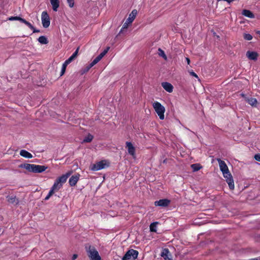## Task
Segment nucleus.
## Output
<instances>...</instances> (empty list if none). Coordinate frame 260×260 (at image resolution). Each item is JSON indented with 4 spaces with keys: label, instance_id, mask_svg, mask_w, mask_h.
Here are the masks:
<instances>
[{
    "label": "nucleus",
    "instance_id": "4be33fe9",
    "mask_svg": "<svg viewBox=\"0 0 260 260\" xmlns=\"http://www.w3.org/2000/svg\"><path fill=\"white\" fill-rule=\"evenodd\" d=\"M226 181L229 185L230 189L231 190H233L234 189L235 185L233 177L231 176L229 177L228 179H226Z\"/></svg>",
    "mask_w": 260,
    "mask_h": 260
},
{
    "label": "nucleus",
    "instance_id": "2eb2a0df",
    "mask_svg": "<svg viewBox=\"0 0 260 260\" xmlns=\"http://www.w3.org/2000/svg\"><path fill=\"white\" fill-rule=\"evenodd\" d=\"M8 20L10 21L18 20L21 22L24 23L26 25H28L29 24V22L28 21L19 16H11L9 18Z\"/></svg>",
    "mask_w": 260,
    "mask_h": 260
},
{
    "label": "nucleus",
    "instance_id": "a19ab883",
    "mask_svg": "<svg viewBox=\"0 0 260 260\" xmlns=\"http://www.w3.org/2000/svg\"><path fill=\"white\" fill-rule=\"evenodd\" d=\"M74 60V59L71 57L70 56L68 59H67L64 62H66V63H67L68 64H70L73 60Z\"/></svg>",
    "mask_w": 260,
    "mask_h": 260
},
{
    "label": "nucleus",
    "instance_id": "4c0bfd02",
    "mask_svg": "<svg viewBox=\"0 0 260 260\" xmlns=\"http://www.w3.org/2000/svg\"><path fill=\"white\" fill-rule=\"evenodd\" d=\"M68 4L69 5V6L70 8H72L74 6V0H67Z\"/></svg>",
    "mask_w": 260,
    "mask_h": 260
},
{
    "label": "nucleus",
    "instance_id": "ddd939ff",
    "mask_svg": "<svg viewBox=\"0 0 260 260\" xmlns=\"http://www.w3.org/2000/svg\"><path fill=\"white\" fill-rule=\"evenodd\" d=\"M79 174L72 176L69 179V183L71 186H74L79 179Z\"/></svg>",
    "mask_w": 260,
    "mask_h": 260
},
{
    "label": "nucleus",
    "instance_id": "49530a36",
    "mask_svg": "<svg viewBox=\"0 0 260 260\" xmlns=\"http://www.w3.org/2000/svg\"><path fill=\"white\" fill-rule=\"evenodd\" d=\"M77 257H78V255L76 254H73V256L72 257V260H75V259H76L77 258Z\"/></svg>",
    "mask_w": 260,
    "mask_h": 260
},
{
    "label": "nucleus",
    "instance_id": "393cba45",
    "mask_svg": "<svg viewBox=\"0 0 260 260\" xmlns=\"http://www.w3.org/2000/svg\"><path fill=\"white\" fill-rule=\"evenodd\" d=\"M191 168L193 172H196L200 170L202 167L200 164H194L191 165Z\"/></svg>",
    "mask_w": 260,
    "mask_h": 260
},
{
    "label": "nucleus",
    "instance_id": "39448f33",
    "mask_svg": "<svg viewBox=\"0 0 260 260\" xmlns=\"http://www.w3.org/2000/svg\"><path fill=\"white\" fill-rule=\"evenodd\" d=\"M41 19L43 26L44 28L49 27L50 24V18L47 11H43L41 14Z\"/></svg>",
    "mask_w": 260,
    "mask_h": 260
},
{
    "label": "nucleus",
    "instance_id": "c85d7f7f",
    "mask_svg": "<svg viewBox=\"0 0 260 260\" xmlns=\"http://www.w3.org/2000/svg\"><path fill=\"white\" fill-rule=\"evenodd\" d=\"M243 38L246 40L250 41L252 39L253 37L250 34L245 33L243 35Z\"/></svg>",
    "mask_w": 260,
    "mask_h": 260
},
{
    "label": "nucleus",
    "instance_id": "37998d69",
    "mask_svg": "<svg viewBox=\"0 0 260 260\" xmlns=\"http://www.w3.org/2000/svg\"><path fill=\"white\" fill-rule=\"evenodd\" d=\"M190 73V75L193 77H196V78H198V76L197 75V74L196 73H194V72L193 71H191V72H189Z\"/></svg>",
    "mask_w": 260,
    "mask_h": 260
},
{
    "label": "nucleus",
    "instance_id": "b1692460",
    "mask_svg": "<svg viewBox=\"0 0 260 260\" xmlns=\"http://www.w3.org/2000/svg\"><path fill=\"white\" fill-rule=\"evenodd\" d=\"M247 102L252 106H255L257 104V100L255 98H250L246 100Z\"/></svg>",
    "mask_w": 260,
    "mask_h": 260
},
{
    "label": "nucleus",
    "instance_id": "4468645a",
    "mask_svg": "<svg viewBox=\"0 0 260 260\" xmlns=\"http://www.w3.org/2000/svg\"><path fill=\"white\" fill-rule=\"evenodd\" d=\"M161 256L165 260H172V255L168 249H164L161 253Z\"/></svg>",
    "mask_w": 260,
    "mask_h": 260
},
{
    "label": "nucleus",
    "instance_id": "c9c22d12",
    "mask_svg": "<svg viewBox=\"0 0 260 260\" xmlns=\"http://www.w3.org/2000/svg\"><path fill=\"white\" fill-rule=\"evenodd\" d=\"M54 192L52 191V190H50L48 195L45 197V200H48L49 198L53 194Z\"/></svg>",
    "mask_w": 260,
    "mask_h": 260
},
{
    "label": "nucleus",
    "instance_id": "f8f14e48",
    "mask_svg": "<svg viewBox=\"0 0 260 260\" xmlns=\"http://www.w3.org/2000/svg\"><path fill=\"white\" fill-rule=\"evenodd\" d=\"M247 57L250 60H256L258 56V54L256 52L248 51L246 52Z\"/></svg>",
    "mask_w": 260,
    "mask_h": 260
},
{
    "label": "nucleus",
    "instance_id": "f03ea898",
    "mask_svg": "<svg viewBox=\"0 0 260 260\" xmlns=\"http://www.w3.org/2000/svg\"><path fill=\"white\" fill-rule=\"evenodd\" d=\"M85 249L90 260H102L98 251L93 246H86Z\"/></svg>",
    "mask_w": 260,
    "mask_h": 260
},
{
    "label": "nucleus",
    "instance_id": "f3484780",
    "mask_svg": "<svg viewBox=\"0 0 260 260\" xmlns=\"http://www.w3.org/2000/svg\"><path fill=\"white\" fill-rule=\"evenodd\" d=\"M71 173H68L65 175H62L56 179V181L61 184L67 181L68 178L70 176Z\"/></svg>",
    "mask_w": 260,
    "mask_h": 260
},
{
    "label": "nucleus",
    "instance_id": "423d86ee",
    "mask_svg": "<svg viewBox=\"0 0 260 260\" xmlns=\"http://www.w3.org/2000/svg\"><path fill=\"white\" fill-rule=\"evenodd\" d=\"M108 166L109 165L106 164V160H103L93 165L91 167V170L94 171H99L105 168Z\"/></svg>",
    "mask_w": 260,
    "mask_h": 260
},
{
    "label": "nucleus",
    "instance_id": "473e14b6",
    "mask_svg": "<svg viewBox=\"0 0 260 260\" xmlns=\"http://www.w3.org/2000/svg\"><path fill=\"white\" fill-rule=\"evenodd\" d=\"M79 47H78L77 49L76 50V51L73 53V54L71 56L74 59H75V58L77 57V55H78V52H79Z\"/></svg>",
    "mask_w": 260,
    "mask_h": 260
},
{
    "label": "nucleus",
    "instance_id": "a878e982",
    "mask_svg": "<svg viewBox=\"0 0 260 260\" xmlns=\"http://www.w3.org/2000/svg\"><path fill=\"white\" fill-rule=\"evenodd\" d=\"M158 224V222H154L150 225V231L152 232H156V225Z\"/></svg>",
    "mask_w": 260,
    "mask_h": 260
},
{
    "label": "nucleus",
    "instance_id": "6e6552de",
    "mask_svg": "<svg viewBox=\"0 0 260 260\" xmlns=\"http://www.w3.org/2000/svg\"><path fill=\"white\" fill-rule=\"evenodd\" d=\"M171 203V201L167 199H160L158 201L154 202V205L155 206H159L161 207H168Z\"/></svg>",
    "mask_w": 260,
    "mask_h": 260
},
{
    "label": "nucleus",
    "instance_id": "72a5a7b5",
    "mask_svg": "<svg viewBox=\"0 0 260 260\" xmlns=\"http://www.w3.org/2000/svg\"><path fill=\"white\" fill-rule=\"evenodd\" d=\"M79 47H78L77 49L76 50V51L73 53V54L71 56L74 59H75V58L77 57V55H78V52H79Z\"/></svg>",
    "mask_w": 260,
    "mask_h": 260
},
{
    "label": "nucleus",
    "instance_id": "3c124183",
    "mask_svg": "<svg viewBox=\"0 0 260 260\" xmlns=\"http://www.w3.org/2000/svg\"><path fill=\"white\" fill-rule=\"evenodd\" d=\"M241 95L243 96V97H244V94H242Z\"/></svg>",
    "mask_w": 260,
    "mask_h": 260
},
{
    "label": "nucleus",
    "instance_id": "aec40b11",
    "mask_svg": "<svg viewBox=\"0 0 260 260\" xmlns=\"http://www.w3.org/2000/svg\"><path fill=\"white\" fill-rule=\"evenodd\" d=\"M242 14L243 15L245 16V17H248L250 18H254V15L253 14V13L249 10H246V9L243 10L242 12Z\"/></svg>",
    "mask_w": 260,
    "mask_h": 260
},
{
    "label": "nucleus",
    "instance_id": "9d476101",
    "mask_svg": "<svg viewBox=\"0 0 260 260\" xmlns=\"http://www.w3.org/2000/svg\"><path fill=\"white\" fill-rule=\"evenodd\" d=\"M7 201L12 204L18 205L19 203V199L16 197V196H7L6 197Z\"/></svg>",
    "mask_w": 260,
    "mask_h": 260
},
{
    "label": "nucleus",
    "instance_id": "ea45409f",
    "mask_svg": "<svg viewBox=\"0 0 260 260\" xmlns=\"http://www.w3.org/2000/svg\"><path fill=\"white\" fill-rule=\"evenodd\" d=\"M223 176L225 179H228L229 177L232 176L229 171L227 172V174H223Z\"/></svg>",
    "mask_w": 260,
    "mask_h": 260
},
{
    "label": "nucleus",
    "instance_id": "dca6fc26",
    "mask_svg": "<svg viewBox=\"0 0 260 260\" xmlns=\"http://www.w3.org/2000/svg\"><path fill=\"white\" fill-rule=\"evenodd\" d=\"M137 14V11L136 9L133 10L129 15L128 18L127 19L126 21L129 23H131L134 20Z\"/></svg>",
    "mask_w": 260,
    "mask_h": 260
},
{
    "label": "nucleus",
    "instance_id": "09e8293b",
    "mask_svg": "<svg viewBox=\"0 0 260 260\" xmlns=\"http://www.w3.org/2000/svg\"><path fill=\"white\" fill-rule=\"evenodd\" d=\"M91 68H89V64L86 67V71H88Z\"/></svg>",
    "mask_w": 260,
    "mask_h": 260
},
{
    "label": "nucleus",
    "instance_id": "20e7f679",
    "mask_svg": "<svg viewBox=\"0 0 260 260\" xmlns=\"http://www.w3.org/2000/svg\"><path fill=\"white\" fill-rule=\"evenodd\" d=\"M138 252L134 249L128 250L122 258V260H134L137 258Z\"/></svg>",
    "mask_w": 260,
    "mask_h": 260
},
{
    "label": "nucleus",
    "instance_id": "9b49d317",
    "mask_svg": "<svg viewBox=\"0 0 260 260\" xmlns=\"http://www.w3.org/2000/svg\"><path fill=\"white\" fill-rule=\"evenodd\" d=\"M161 86L164 89L168 92L171 93L173 90V86L170 83L164 82L161 83Z\"/></svg>",
    "mask_w": 260,
    "mask_h": 260
},
{
    "label": "nucleus",
    "instance_id": "5701e85b",
    "mask_svg": "<svg viewBox=\"0 0 260 260\" xmlns=\"http://www.w3.org/2000/svg\"><path fill=\"white\" fill-rule=\"evenodd\" d=\"M38 41L42 44H47L48 43L47 38L45 36H41L38 39Z\"/></svg>",
    "mask_w": 260,
    "mask_h": 260
},
{
    "label": "nucleus",
    "instance_id": "1a4fd4ad",
    "mask_svg": "<svg viewBox=\"0 0 260 260\" xmlns=\"http://www.w3.org/2000/svg\"><path fill=\"white\" fill-rule=\"evenodd\" d=\"M217 161L219 163L220 170L222 172V174H227V172L229 171V170L225 162L220 159H217Z\"/></svg>",
    "mask_w": 260,
    "mask_h": 260
},
{
    "label": "nucleus",
    "instance_id": "cd10ccee",
    "mask_svg": "<svg viewBox=\"0 0 260 260\" xmlns=\"http://www.w3.org/2000/svg\"><path fill=\"white\" fill-rule=\"evenodd\" d=\"M158 54L160 56H161L164 58L165 60H167V57L166 55L165 52L160 48H159L158 50Z\"/></svg>",
    "mask_w": 260,
    "mask_h": 260
},
{
    "label": "nucleus",
    "instance_id": "7c9ffc66",
    "mask_svg": "<svg viewBox=\"0 0 260 260\" xmlns=\"http://www.w3.org/2000/svg\"><path fill=\"white\" fill-rule=\"evenodd\" d=\"M31 30L33 31V32H39L40 30L36 29L34 26L29 22V24L27 25Z\"/></svg>",
    "mask_w": 260,
    "mask_h": 260
},
{
    "label": "nucleus",
    "instance_id": "7ed1b4c3",
    "mask_svg": "<svg viewBox=\"0 0 260 260\" xmlns=\"http://www.w3.org/2000/svg\"><path fill=\"white\" fill-rule=\"evenodd\" d=\"M153 107L155 110V112L157 113L159 118L161 120L165 118L164 113L165 112V108L158 102H154L153 103Z\"/></svg>",
    "mask_w": 260,
    "mask_h": 260
},
{
    "label": "nucleus",
    "instance_id": "e433bc0d",
    "mask_svg": "<svg viewBox=\"0 0 260 260\" xmlns=\"http://www.w3.org/2000/svg\"><path fill=\"white\" fill-rule=\"evenodd\" d=\"M54 192L52 191V190H50L48 195L45 197V200H48L49 198L53 194Z\"/></svg>",
    "mask_w": 260,
    "mask_h": 260
},
{
    "label": "nucleus",
    "instance_id": "f704fd0d",
    "mask_svg": "<svg viewBox=\"0 0 260 260\" xmlns=\"http://www.w3.org/2000/svg\"><path fill=\"white\" fill-rule=\"evenodd\" d=\"M99 61H100L98 59H97L96 57L94 59V60L89 64V68L92 67L95 64H96Z\"/></svg>",
    "mask_w": 260,
    "mask_h": 260
},
{
    "label": "nucleus",
    "instance_id": "c03bdc74",
    "mask_svg": "<svg viewBox=\"0 0 260 260\" xmlns=\"http://www.w3.org/2000/svg\"><path fill=\"white\" fill-rule=\"evenodd\" d=\"M128 23L127 21L126 22H125L123 25L122 28H126L128 26Z\"/></svg>",
    "mask_w": 260,
    "mask_h": 260
},
{
    "label": "nucleus",
    "instance_id": "8fccbe9b",
    "mask_svg": "<svg viewBox=\"0 0 260 260\" xmlns=\"http://www.w3.org/2000/svg\"><path fill=\"white\" fill-rule=\"evenodd\" d=\"M250 260H258L257 258H252Z\"/></svg>",
    "mask_w": 260,
    "mask_h": 260
},
{
    "label": "nucleus",
    "instance_id": "79ce46f5",
    "mask_svg": "<svg viewBox=\"0 0 260 260\" xmlns=\"http://www.w3.org/2000/svg\"><path fill=\"white\" fill-rule=\"evenodd\" d=\"M254 158L256 160L260 161V154H257L254 155Z\"/></svg>",
    "mask_w": 260,
    "mask_h": 260
},
{
    "label": "nucleus",
    "instance_id": "2f4dec72",
    "mask_svg": "<svg viewBox=\"0 0 260 260\" xmlns=\"http://www.w3.org/2000/svg\"><path fill=\"white\" fill-rule=\"evenodd\" d=\"M79 47H78L77 49L76 50V51L73 53V54L71 56L74 59H75V58L77 57V55H78V52H79Z\"/></svg>",
    "mask_w": 260,
    "mask_h": 260
},
{
    "label": "nucleus",
    "instance_id": "412c9836",
    "mask_svg": "<svg viewBox=\"0 0 260 260\" xmlns=\"http://www.w3.org/2000/svg\"><path fill=\"white\" fill-rule=\"evenodd\" d=\"M20 154L25 158H31L32 157V155L25 150H21L20 152Z\"/></svg>",
    "mask_w": 260,
    "mask_h": 260
},
{
    "label": "nucleus",
    "instance_id": "a18cd8bd",
    "mask_svg": "<svg viewBox=\"0 0 260 260\" xmlns=\"http://www.w3.org/2000/svg\"><path fill=\"white\" fill-rule=\"evenodd\" d=\"M103 57V56H102V55L101 54H99L97 57H96V58L97 59H98L99 61L101 60V59Z\"/></svg>",
    "mask_w": 260,
    "mask_h": 260
},
{
    "label": "nucleus",
    "instance_id": "0eeeda50",
    "mask_svg": "<svg viewBox=\"0 0 260 260\" xmlns=\"http://www.w3.org/2000/svg\"><path fill=\"white\" fill-rule=\"evenodd\" d=\"M125 147L127 149L128 153L134 158H135L136 156V149L133 146V144L130 142H126L125 143Z\"/></svg>",
    "mask_w": 260,
    "mask_h": 260
},
{
    "label": "nucleus",
    "instance_id": "bb28decb",
    "mask_svg": "<svg viewBox=\"0 0 260 260\" xmlns=\"http://www.w3.org/2000/svg\"><path fill=\"white\" fill-rule=\"evenodd\" d=\"M93 137L90 135L88 134L83 140L84 142L89 143L93 140Z\"/></svg>",
    "mask_w": 260,
    "mask_h": 260
},
{
    "label": "nucleus",
    "instance_id": "f257e3e1",
    "mask_svg": "<svg viewBox=\"0 0 260 260\" xmlns=\"http://www.w3.org/2000/svg\"><path fill=\"white\" fill-rule=\"evenodd\" d=\"M20 168H24L30 172L40 173L44 172L47 167L30 164H22L19 166Z\"/></svg>",
    "mask_w": 260,
    "mask_h": 260
},
{
    "label": "nucleus",
    "instance_id": "c756f323",
    "mask_svg": "<svg viewBox=\"0 0 260 260\" xmlns=\"http://www.w3.org/2000/svg\"><path fill=\"white\" fill-rule=\"evenodd\" d=\"M68 65V64L67 63H66V62H64V63H63L62 66V69H61V71L60 72V76H62L64 74L65 72H66V68Z\"/></svg>",
    "mask_w": 260,
    "mask_h": 260
},
{
    "label": "nucleus",
    "instance_id": "6ab92c4d",
    "mask_svg": "<svg viewBox=\"0 0 260 260\" xmlns=\"http://www.w3.org/2000/svg\"><path fill=\"white\" fill-rule=\"evenodd\" d=\"M50 3L52 6V9L54 11H57L59 7V0H50Z\"/></svg>",
    "mask_w": 260,
    "mask_h": 260
},
{
    "label": "nucleus",
    "instance_id": "a211bd4d",
    "mask_svg": "<svg viewBox=\"0 0 260 260\" xmlns=\"http://www.w3.org/2000/svg\"><path fill=\"white\" fill-rule=\"evenodd\" d=\"M62 186V185L61 183H59L58 181L55 180L50 190L55 192L59 190Z\"/></svg>",
    "mask_w": 260,
    "mask_h": 260
},
{
    "label": "nucleus",
    "instance_id": "de8ad7c7",
    "mask_svg": "<svg viewBox=\"0 0 260 260\" xmlns=\"http://www.w3.org/2000/svg\"><path fill=\"white\" fill-rule=\"evenodd\" d=\"M186 60H187V63L188 64H189V62H190V60L188 58H186Z\"/></svg>",
    "mask_w": 260,
    "mask_h": 260
},
{
    "label": "nucleus",
    "instance_id": "58836bf2",
    "mask_svg": "<svg viewBox=\"0 0 260 260\" xmlns=\"http://www.w3.org/2000/svg\"><path fill=\"white\" fill-rule=\"evenodd\" d=\"M110 49L109 47H107L106 49H105L102 53H100V54L102 55V56L104 57L106 53L108 52Z\"/></svg>",
    "mask_w": 260,
    "mask_h": 260
}]
</instances>
